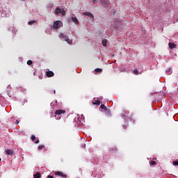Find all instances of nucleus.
<instances>
[{
  "mask_svg": "<svg viewBox=\"0 0 178 178\" xmlns=\"http://www.w3.org/2000/svg\"><path fill=\"white\" fill-rule=\"evenodd\" d=\"M60 38H61V40H65V41H66V42H67V44H73V40H70L69 38V37H67V35L63 34V33H60Z\"/></svg>",
  "mask_w": 178,
  "mask_h": 178,
  "instance_id": "f257e3e1",
  "label": "nucleus"
},
{
  "mask_svg": "<svg viewBox=\"0 0 178 178\" xmlns=\"http://www.w3.org/2000/svg\"><path fill=\"white\" fill-rule=\"evenodd\" d=\"M62 25V22L60 21H56L54 23L53 29H55V30H58V29H60V26Z\"/></svg>",
  "mask_w": 178,
  "mask_h": 178,
  "instance_id": "f03ea898",
  "label": "nucleus"
},
{
  "mask_svg": "<svg viewBox=\"0 0 178 178\" xmlns=\"http://www.w3.org/2000/svg\"><path fill=\"white\" fill-rule=\"evenodd\" d=\"M59 13H61L63 16L66 15V12L64 10H62L60 8H56V15H59Z\"/></svg>",
  "mask_w": 178,
  "mask_h": 178,
  "instance_id": "7ed1b4c3",
  "label": "nucleus"
},
{
  "mask_svg": "<svg viewBox=\"0 0 178 178\" xmlns=\"http://www.w3.org/2000/svg\"><path fill=\"white\" fill-rule=\"evenodd\" d=\"M5 152L6 154V155H9L10 156H13L15 155V152L13 150H10V149H6Z\"/></svg>",
  "mask_w": 178,
  "mask_h": 178,
  "instance_id": "20e7f679",
  "label": "nucleus"
},
{
  "mask_svg": "<svg viewBox=\"0 0 178 178\" xmlns=\"http://www.w3.org/2000/svg\"><path fill=\"white\" fill-rule=\"evenodd\" d=\"M64 113H66V111L62 109L56 110L55 111V115H64Z\"/></svg>",
  "mask_w": 178,
  "mask_h": 178,
  "instance_id": "39448f33",
  "label": "nucleus"
},
{
  "mask_svg": "<svg viewBox=\"0 0 178 178\" xmlns=\"http://www.w3.org/2000/svg\"><path fill=\"white\" fill-rule=\"evenodd\" d=\"M100 2L106 8H108L109 6V3H108V0H100Z\"/></svg>",
  "mask_w": 178,
  "mask_h": 178,
  "instance_id": "423d86ee",
  "label": "nucleus"
},
{
  "mask_svg": "<svg viewBox=\"0 0 178 178\" xmlns=\"http://www.w3.org/2000/svg\"><path fill=\"white\" fill-rule=\"evenodd\" d=\"M55 175H56V176H60L61 177H67V175L63 174L62 172H60L59 171L55 172Z\"/></svg>",
  "mask_w": 178,
  "mask_h": 178,
  "instance_id": "0eeeda50",
  "label": "nucleus"
},
{
  "mask_svg": "<svg viewBox=\"0 0 178 178\" xmlns=\"http://www.w3.org/2000/svg\"><path fill=\"white\" fill-rule=\"evenodd\" d=\"M46 75L47 77H54L55 76V74L52 71H47L46 72Z\"/></svg>",
  "mask_w": 178,
  "mask_h": 178,
  "instance_id": "6e6552de",
  "label": "nucleus"
},
{
  "mask_svg": "<svg viewBox=\"0 0 178 178\" xmlns=\"http://www.w3.org/2000/svg\"><path fill=\"white\" fill-rule=\"evenodd\" d=\"M83 15H84V16H88V17H90L91 19H94V15L91 13H83Z\"/></svg>",
  "mask_w": 178,
  "mask_h": 178,
  "instance_id": "1a4fd4ad",
  "label": "nucleus"
},
{
  "mask_svg": "<svg viewBox=\"0 0 178 178\" xmlns=\"http://www.w3.org/2000/svg\"><path fill=\"white\" fill-rule=\"evenodd\" d=\"M168 45L170 49H175V48H176V44L175 43L169 42Z\"/></svg>",
  "mask_w": 178,
  "mask_h": 178,
  "instance_id": "9d476101",
  "label": "nucleus"
},
{
  "mask_svg": "<svg viewBox=\"0 0 178 178\" xmlns=\"http://www.w3.org/2000/svg\"><path fill=\"white\" fill-rule=\"evenodd\" d=\"M72 20L75 24H79V19L76 17H72Z\"/></svg>",
  "mask_w": 178,
  "mask_h": 178,
  "instance_id": "9b49d317",
  "label": "nucleus"
},
{
  "mask_svg": "<svg viewBox=\"0 0 178 178\" xmlns=\"http://www.w3.org/2000/svg\"><path fill=\"white\" fill-rule=\"evenodd\" d=\"M34 178H41V174L40 172H36L34 175H33Z\"/></svg>",
  "mask_w": 178,
  "mask_h": 178,
  "instance_id": "f8f14e48",
  "label": "nucleus"
},
{
  "mask_svg": "<svg viewBox=\"0 0 178 178\" xmlns=\"http://www.w3.org/2000/svg\"><path fill=\"white\" fill-rule=\"evenodd\" d=\"M92 104L93 105H98V106H99V105H101V101L97 100L95 102H92Z\"/></svg>",
  "mask_w": 178,
  "mask_h": 178,
  "instance_id": "ddd939ff",
  "label": "nucleus"
},
{
  "mask_svg": "<svg viewBox=\"0 0 178 178\" xmlns=\"http://www.w3.org/2000/svg\"><path fill=\"white\" fill-rule=\"evenodd\" d=\"M106 44H108V40L106 39H104L102 40V45H103V47H106Z\"/></svg>",
  "mask_w": 178,
  "mask_h": 178,
  "instance_id": "4468645a",
  "label": "nucleus"
},
{
  "mask_svg": "<svg viewBox=\"0 0 178 178\" xmlns=\"http://www.w3.org/2000/svg\"><path fill=\"white\" fill-rule=\"evenodd\" d=\"M44 148H45V145H40L38 146V149H39V151H41V149H44Z\"/></svg>",
  "mask_w": 178,
  "mask_h": 178,
  "instance_id": "2eb2a0df",
  "label": "nucleus"
},
{
  "mask_svg": "<svg viewBox=\"0 0 178 178\" xmlns=\"http://www.w3.org/2000/svg\"><path fill=\"white\" fill-rule=\"evenodd\" d=\"M95 72H96V73H101V72H102V69L97 68L95 69Z\"/></svg>",
  "mask_w": 178,
  "mask_h": 178,
  "instance_id": "dca6fc26",
  "label": "nucleus"
},
{
  "mask_svg": "<svg viewBox=\"0 0 178 178\" xmlns=\"http://www.w3.org/2000/svg\"><path fill=\"white\" fill-rule=\"evenodd\" d=\"M174 166H178V159L172 162Z\"/></svg>",
  "mask_w": 178,
  "mask_h": 178,
  "instance_id": "f3484780",
  "label": "nucleus"
},
{
  "mask_svg": "<svg viewBox=\"0 0 178 178\" xmlns=\"http://www.w3.org/2000/svg\"><path fill=\"white\" fill-rule=\"evenodd\" d=\"M35 22H36L35 20L30 21L28 22V24H29V26H31V24H34Z\"/></svg>",
  "mask_w": 178,
  "mask_h": 178,
  "instance_id": "a211bd4d",
  "label": "nucleus"
},
{
  "mask_svg": "<svg viewBox=\"0 0 178 178\" xmlns=\"http://www.w3.org/2000/svg\"><path fill=\"white\" fill-rule=\"evenodd\" d=\"M27 65H29V66L33 65V60H29L27 61Z\"/></svg>",
  "mask_w": 178,
  "mask_h": 178,
  "instance_id": "6ab92c4d",
  "label": "nucleus"
},
{
  "mask_svg": "<svg viewBox=\"0 0 178 178\" xmlns=\"http://www.w3.org/2000/svg\"><path fill=\"white\" fill-rule=\"evenodd\" d=\"M134 74H136V76H138V74H139L138 70H134Z\"/></svg>",
  "mask_w": 178,
  "mask_h": 178,
  "instance_id": "aec40b11",
  "label": "nucleus"
},
{
  "mask_svg": "<svg viewBox=\"0 0 178 178\" xmlns=\"http://www.w3.org/2000/svg\"><path fill=\"white\" fill-rule=\"evenodd\" d=\"M100 108H101V109H104V111L106 109V106H105V104H102L100 106Z\"/></svg>",
  "mask_w": 178,
  "mask_h": 178,
  "instance_id": "412c9836",
  "label": "nucleus"
},
{
  "mask_svg": "<svg viewBox=\"0 0 178 178\" xmlns=\"http://www.w3.org/2000/svg\"><path fill=\"white\" fill-rule=\"evenodd\" d=\"M31 140H32V141H35V136L32 135L31 137Z\"/></svg>",
  "mask_w": 178,
  "mask_h": 178,
  "instance_id": "4be33fe9",
  "label": "nucleus"
},
{
  "mask_svg": "<svg viewBox=\"0 0 178 178\" xmlns=\"http://www.w3.org/2000/svg\"><path fill=\"white\" fill-rule=\"evenodd\" d=\"M172 72V68H168L167 70H166V73H170Z\"/></svg>",
  "mask_w": 178,
  "mask_h": 178,
  "instance_id": "5701e85b",
  "label": "nucleus"
},
{
  "mask_svg": "<svg viewBox=\"0 0 178 178\" xmlns=\"http://www.w3.org/2000/svg\"><path fill=\"white\" fill-rule=\"evenodd\" d=\"M151 165H156V161H151Z\"/></svg>",
  "mask_w": 178,
  "mask_h": 178,
  "instance_id": "b1692460",
  "label": "nucleus"
},
{
  "mask_svg": "<svg viewBox=\"0 0 178 178\" xmlns=\"http://www.w3.org/2000/svg\"><path fill=\"white\" fill-rule=\"evenodd\" d=\"M106 113H111V111L108 108L105 109Z\"/></svg>",
  "mask_w": 178,
  "mask_h": 178,
  "instance_id": "393cba45",
  "label": "nucleus"
},
{
  "mask_svg": "<svg viewBox=\"0 0 178 178\" xmlns=\"http://www.w3.org/2000/svg\"><path fill=\"white\" fill-rule=\"evenodd\" d=\"M81 146L83 148H86V143H82Z\"/></svg>",
  "mask_w": 178,
  "mask_h": 178,
  "instance_id": "a878e982",
  "label": "nucleus"
},
{
  "mask_svg": "<svg viewBox=\"0 0 178 178\" xmlns=\"http://www.w3.org/2000/svg\"><path fill=\"white\" fill-rule=\"evenodd\" d=\"M40 143V140H37L35 141V144H38Z\"/></svg>",
  "mask_w": 178,
  "mask_h": 178,
  "instance_id": "bb28decb",
  "label": "nucleus"
},
{
  "mask_svg": "<svg viewBox=\"0 0 178 178\" xmlns=\"http://www.w3.org/2000/svg\"><path fill=\"white\" fill-rule=\"evenodd\" d=\"M47 178H54V176H52V175H48V176H47Z\"/></svg>",
  "mask_w": 178,
  "mask_h": 178,
  "instance_id": "cd10ccee",
  "label": "nucleus"
},
{
  "mask_svg": "<svg viewBox=\"0 0 178 178\" xmlns=\"http://www.w3.org/2000/svg\"><path fill=\"white\" fill-rule=\"evenodd\" d=\"M92 3H93V4L97 3V0H93V1H92Z\"/></svg>",
  "mask_w": 178,
  "mask_h": 178,
  "instance_id": "c85d7f7f",
  "label": "nucleus"
},
{
  "mask_svg": "<svg viewBox=\"0 0 178 178\" xmlns=\"http://www.w3.org/2000/svg\"><path fill=\"white\" fill-rule=\"evenodd\" d=\"M15 123H16L17 124H19V120H17L15 121Z\"/></svg>",
  "mask_w": 178,
  "mask_h": 178,
  "instance_id": "c756f323",
  "label": "nucleus"
},
{
  "mask_svg": "<svg viewBox=\"0 0 178 178\" xmlns=\"http://www.w3.org/2000/svg\"><path fill=\"white\" fill-rule=\"evenodd\" d=\"M54 94H55V92H56V91L54 90Z\"/></svg>",
  "mask_w": 178,
  "mask_h": 178,
  "instance_id": "7c9ffc66",
  "label": "nucleus"
},
{
  "mask_svg": "<svg viewBox=\"0 0 178 178\" xmlns=\"http://www.w3.org/2000/svg\"><path fill=\"white\" fill-rule=\"evenodd\" d=\"M1 161H2V159L0 158V162H1Z\"/></svg>",
  "mask_w": 178,
  "mask_h": 178,
  "instance_id": "2f4dec72",
  "label": "nucleus"
}]
</instances>
